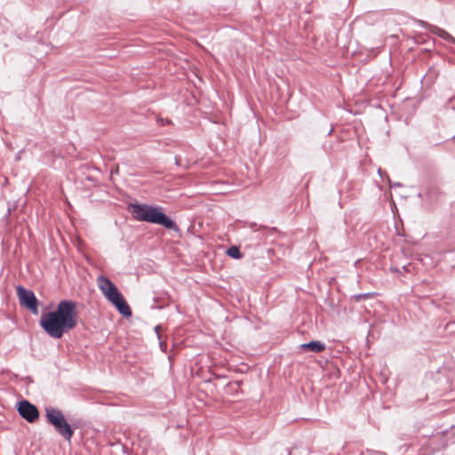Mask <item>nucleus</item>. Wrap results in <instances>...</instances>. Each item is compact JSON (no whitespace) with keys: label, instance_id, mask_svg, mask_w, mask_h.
<instances>
[{"label":"nucleus","instance_id":"12","mask_svg":"<svg viewBox=\"0 0 455 455\" xmlns=\"http://www.w3.org/2000/svg\"><path fill=\"white\" fill-rule=\"evenodd\" d=\"M431 32L437 31V35L446 40L453 39L452 36L448 33L447 30L442 29V30H430Z\"/></svg>","mask_w":455,"mask_h":455},{"label":"nucleus","instance_id":"6","mask_svg":"<svg viewBox=\"0 0 455 455\" xmlns=\"http://www.w3.org/2000/svg\"><path fill=\"white\" fill-rule=\"evenodd\" d=\"M17 411L20 417L28 423H34L39 419V411L36 405L28 400L17 403Z\"/></svg>","mask_w":455,"mask_h":455},{"label":"nucleus","instance_id":"7","mask_svg":"<svg viewBox=\"0 0 455 455\" xmlns=\"http://www.w3.org/2000/svg\"><path fill=\"white\" fill-rule=\"evenodd\" d=\"M440 441V448H445L449 444L455 443V425H451L449 428L443 430L436 429V433L432 435V443Z\"/></svg>","mask_w":455,"mask_h":455},{"label":"nucleus","instance_id":"21","mask_svg":"<svg viewBox=\"0 0 455 455\" xmlns=\"http://www.w3.org/2000/svg\"><path fill=\"white\" fill-rule=\"evenodd\" d=\"M250 227H251V228H254V227H256V223H251Z\"/></svg>","mask_w":455,"mask_h":455},{"label":"nucleus","instance_id":"18","mask_svg":"<svg viewBox=\"0 0 455 455\" xmlns=\"http://www.w3.org/2000/svg\"><path fill=\"white\" fill-rule=\"evenodd\" d=\"M390 270L392 272H398L399 271V269L397 267H391Z\"/></svg>","mask_w":455,"mask_h":455},{"label":"nucleus","instance_id":"10","mask_svg":"<svg viewBox=\"0 0 455 455\" xmlns=\"http://www.w3.org/2000/svg\"><path fill=\"white\" fill-rule=\"evenodd\" d=\"M226 254L235 259H240L243 258V253L240 251V248L236 245H232L228 248Z\"/></svg>","mask_w":455,"mask_h":455},{"label":"nucleus","instance_id":"13","mask_svg":"<svg viewBox=\"0 0 455 455\" xmlns=\"http://www.w3.org/2000/svg\"><path fill=\"white\" fill-rule=\"evenodd\" d=\"M157 124L160 126H165L172 124V120L168 118L157 117L156 118Z\"/></svg>","mask_w":455,"mask_h":455},{"label":"nucleus","instance_id":"3","mask_svg":"<svg viewBox=\"0 0 455 455\" xmlns=\"http://www.w3.org/2000/svg\"><path fill=\"white\" fill-rule=\"evenodd\" d=\"M97 284L105 298L115 306L116 310L126 318L132 316V309L116 285L107 276L97 277Z\"/></svg>","mask_w":455,"mask_h":455},{"label":"nucleus","instance_id":"9","mask_svg":"<svg viewBox=\"0 0 455 455\" xmlns=\"http://www.w3.org/2000/svg\"><path fill=\"white\" fill-rule=\"evenodd\" d=\"M302 351H311L314 353H320L326 348L325 343L320 340H311L307 343H303L299 346Z\"/></svg>","mask_w":455,"mask_h":455},{"label":"nucleus","instance_id":"5","mask_svg":"<svg viewBox=\"0 0 455 455\" xmlns=\"http://www.w3.org/2000/svg\"><path fill=\"white\" fill-rule=\"evenodd\" d=\"M17 296L21 307L28 309L34 315L38 313V299L33 291L21 285L17 286Z\"/></svg>","mask_w":455,"mask_h":455},{"label":"nucleus","instance_id":"15","mask_svg":"<svg viewBox=\"0 0 455 455\" xmlns=\"http://www.w3.org/2000/svg\"><path fill=\"white\" fill-rule=\"evenodd\" d=\"M234 385H235L237 387H239L242 384V381L241 380H236L233 383Z\"/></svg>","mask_w":455,"mask_h":455},{"label":"nucleus","instance_id":"8","mask_svg":"<svg viewBox=\"0 0 455 455\" xmlns=\"http://www.w3.org/2000/svg\"><path fill=\"white\" fill-rule=\"evenodd\" d=\"M394 21L395 22L396 26H406V27H410V28L425 27L427 28H439L436 26H428V24L424 20H416L414 18L407 17L403 14L397 15L394 19Z\"/></svg>","mask_w":455,"mask_h":455},{"label":"nucleus","instance_id":"4","mask_svg":"<svg viewBox=\"0 0 455 455\" xmlns=\"http://www.w3.org/2000/svg\"><path fill=\"white\" fill-rule=\"evenodd\" d=\"M45 418L47 422L52 425L56 432L65 440L70 441L74 435V428L66 419L63 412L54 407H45Z\"/></svg>","mask_w":455,"mask_h":455},{"label":"nucleus","instance_id":"14","mask_svg":"<svg viewBox=\"0 0 455 455\" xmlns=\"http://www.w3.org/2000/svg\"><path fill=\"white\" fill-rule=\"evenodd\" d=\"M454 101H455V99H454V98H451V99H450V100H449V102L451 103V108H455V107H454V105H453V102H454Z\"/></svg>","mask_w":455,"mask_h":455},{"label":"nucleus","instance_id":"2","mask_svg":"<svg viewBox=\"0 0 455 455\" xmlns=\"http://www.w3.org/2000/svg\"><path fill=\"white\" fill-rule=\"evenodd\" d=\"M127 211L140 222L160 225L168 230L180 231L176 222L164 212L163 207L141 203H130Z\"/></svg>","mask_w":455,"mask_h":455},{"label":"nucleus","instance_id":"19","mask_svg":"<svg viewBox=\"0 0 455 455\" xmlns=\"http://www.w3.org/2000/svg\"><path fill=\"white\" fill-rule=\"evenodd\" d=\"M393 186H394V187H402V184H401V183H399V182H397V183H395Z\"/></svg>","mask_w":455,"mask_h":455},{"label":"nucleus","instance_id":"24","mask_svg":"<svg viewBox=\"0 0 455 455\" xmlns=\"http://www.w3.org/2000/svg\"><path fill=\"white\" fill-rule=\"evenodd\" d=\"M260 229H267L266 227H260Z\"/></svg>","mask_w":455,"mask_h":455},{"label":"nucleus","instance_id":"17","mask_svg":"<svg viewBox=\"0 0 455 455\" xmlns=\"http://www.w3.org/2000/svg\"><path fill=\"white\" fill-rule=\"evenodd\" d=\"M165 306H163V305H159V306H154L153 307H156V308H158V309H162L164 308Z\"/></svg>","mask_w":455,"mask_h":455},{"label":"nucleus","instance_id":"11","mask_svg":"<svg viewBox=\"0 0 455 455\" xmlns=\"http://www.w3.org/2000/svg\"><path fill=\"white\" fill-rule=\"evenodd\" d=\"M373 296V293H371V292H366V293H358V294H355L352 296V299L356 301V302H359L361 301L362 299H368V298H371Z\"/></svg>","mask_w":455,"mask_h":455},{"label":"nucleus","instance_id":"22","mask_svg":"<svg viewBox=\"0 0 455 455\" xmlns=\"http://www.w3.org/2000/svg\"><path fill=\"white\" fill-rule=\"evenodd\" d=\"M378 172H379V174L380 175V177L382 178V174H381V171H380V169H379V170H378Z\"/></svg>","mask_w":455,"mask_h":455},{"label":"nucleus","instance_id":"20","mask_svg":"<svg viewBox=\"0 0 455 455\" xmlns=\"http://www.w3.org/2000/svg\"><path fill=\"white\" fill-rule=\"evenodd\" d=\"M154 301H155V303H157L159 301V298H156V297L154 298Z\"/></svg>","mask_w":455,"mask_h":455},{"label":"nucleus","instance_id":"23","mask_svg":"<svg viewBox=\"0 0 455 455\" xmlns=\"http://www.w3.org/2000/svg\"><path fill=\"white\" fill-rule=\"evenodd\" d=\"M8 215L11 213V209L9 208L7 211Z\"/></svg>","mask_w":455,"mask_h":455},{"label":"nucleus","instance_id":"16","mask_svg":"<svg viewBox=\"0 0 455 455\" xmlns=\"http://www.w3.org/2000/svg\"><path fill=\"white\" fill-rule=\"evenodd\" d=\"M159 329H160V326H158V325L155 327V331L156 332V334H157V336H158V337H160V335H159V331H159Z\"/></svg>","mask_w":455,"mask_h":455},{"label":"nucleus","instance_id":"1","mask_svg":"<svg viewBox=\"0 0 455 455\" xmlns=\"http://www.w3.org/2000/svg\"><path fill=\"white\" fill-rule=\"evenodd\" d=\"M77 323V303L72 299L60 300L54 310L43 313L39 319L40 327L54 339H61L64 334L75 329Z\"/></svg>","mask_w":455,"mask_h":455}]
</instances>
